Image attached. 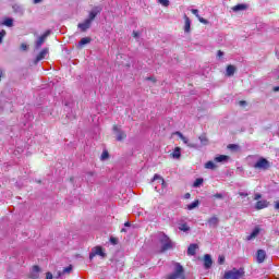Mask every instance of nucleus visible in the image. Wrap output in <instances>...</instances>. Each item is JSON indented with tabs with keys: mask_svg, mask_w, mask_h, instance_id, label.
Returning a JSON list of instances; mask_svg holds the SVG:
<instances>
[{
	"mask_svg": "<svg viewBox=\"0 0 279 279\" xmlns=\"http://www.w3.org/2000/svg\"><path fill=\"white\" fill-rule=\"evenodd\" d=\"M97 14H99V10H93L92 12H89L88 19L77 25L78 29H81V32H86V29H90V25L93 24V21H95Z\"/></svg>",
	"mask_w": 279,
	"mask_h": 279,
	"instance_id": "nucleus-1",
	"label": "nucleus"
},
{
	"mask_svg": "<svg viewBox=\"0 0 279 279\" xmlns=\"http://www.w3.org/2000/svg\"><path fill=\"white\" fill-rule=\"evenodd\" d=\"M186 278V275L184 274V267L180 265V263L174 264L173 271L168 275L167 279H184Z\"/></svg>",
	"mask_w": 279,
	"mask_h": 279,
	"instance_id": "nucleus-2",
	"label": "nucleus"
},
{
	"mask_svg": "<svg viewBox=\"0 0 279 279\" xmlns=\"http://www.w3.org/2000/svg\"><path fill=\"white\" fill-rule=\"evenodd\" d=\"M159 243L161 244V252H167L175 247V243H173V241H171V239L165 233L160 235Z\"/></svg>",
	"mask_w": 279,
	"mask_h": 279,
	"instance_id": "nucleus-3",
	"label": "nucleus"
},
{
	"mask_svg": "<svg viewBox=\"0 0 279 279\" xmlns=\"http://www.w3.org/2000/svg\"><path fill=\"white\" fill-rule=\"evenodd\" d=\"M244 275L245 271L243 270V268H233L232 270H228L225 272L223 279H241Z\"/></svg>",
	"mask_w": 279,
	"mask_h": 279,
	"instance_id": "nucleus-4",
	"label": "nucleus"
},
{
	"mask_svg": "<svg viewBox=\"0 0 279 279\" xmlns=\"http://www.w3.org/2000/svg\"><path fill=\"white\" fill-rule=\"evenodd\" d=\"M271 167V163L269 160L266 158H259L255 163H254V169H259V171H267Z\"/></svg>",
	"mask_w": 279,
	"mask_h": 279,
	"instance_id": "nucleus-5",
	"label": "nucleus"
},
{
	"mask_svg": "<svg viewBox=\"0 0 279 279\" xmlns=\"http://www.w3.org/2000/svg\"><path fill=\"white\" fill-rule=\"evenodd\" d=\"M179 138L184 143V145H187L191 149H199V144L191 143L186 136H184L182 133L177 132L175 133Z\"/></svg>",
	"mask_w": 279,
	"mask_h": 279,
	"instance_id": "nucleus-6",
	"label": "nucleus"
},
{
	"mask_svg": "<svg viewBox=\"0 0 279 279\" xmlns=\"http://www.w3.org/2000/svg\"><path fill=\"white\" fill-rule=\"evenodd\" d=\"M95 256H101V258H106V253H104V250L101 248V246H96L92 248V252L89 254V260H93Z\"/></svg>",
	"mask_w": 279,
	"mask_h": 279,
	"instance_id": "nucleus-7",
	"label": "nucleus"
},
{
	"mask_svg": "<svg viewBox=\"0 0 279 279\" xmlns=\"http://www.w3.org/2000/svg\"><path fill=\"white\" fill-rule=\"evenodd\" d=\"M51 34V31H47L44 35H41L35 43L36 49H40L43 45H45V41L47 40V37Z\"/></svg>",
	"mask_w": 279,
	"mask_h": 279,
	"instance_id": "nucleus-8",
	"label": "nucleus"
},
{
	"mask_svg": "<svg viewBox=\"0 0 279 279\" xmlns=\"http://www.w3.org/2000/svg\"><path fill=\"white\" fill-rule=\"evenodd\" d=\"M113 134H116V138H117V141H123L124 138H126V134H125V132H123L122 130H121V128H119V126H117V125H114L113 126Z\"/></svg>",
	"mask_w": 279,
	"mask_h": 279,
	"instance_id": "nucleus-9",
	"label": "nucleus"
},
{
	"mask_svg": "<svg viewBox=\"0 0 279 279\" xmlns=\"http://www.w3.org/2000/svg\"><path fill=\"white\" fill-rule=\"evenodd\" d=\"M47 56H49V49L45 48L43 49L36 57L35 59V64H38V62H40V60H45V58H47Z\"/></svg>",
	"mask_w": 279,
	"mask_h": 279,
	"instance_id": "nucleus-10",
	"label": "nucleus"
},
{
	"mask_svg": "<svg viewBox=\"0 0 279 279\" xmlns=\"http://www.w3.org/2000/svg\"><path fill=\"white\" fill-rule=\"evenodd\" d=\"M267 257V253L264 250H258L256 254L257 263H265V258Z\"/></svg>",
	"mask_w": 279,
	"mask_h": 279,
	"instance_id": "nucleus-11",
	"label": "nucleus"
},
{
	"mask_svg": "<svg viewBox=\"0 0 279 279\" xmlns=\"http://www.w3.org/2000/svg\"><path fill=\"white\" fill-rule=\"evenodd\" d=\"M269 207V202L263 199V201H258L255 204V210H263V208H268Z\"/></svg>",
	"mask_w": 279,
	"mask_h": 279,
	"instance_id": "nucleus-12",
	"label": "nucleus"
},
{
	"mask_svg": "<svg viewBox=\"0 0 279 279\" xmlns=\"http://www.w3.org/2000/svg\"><path fill=\"white\" fill-rule=\"evenodd\" d=\"M158 181V184H161V189L165 190L167 189V183L165 182V179L160 177V174H155L153 178V182Z\"/></svg>",
	"mask_w": 279,
	"mask_h": 279,
	"instance_id": "nucleus-13",
	"label": "nucleus"
},
{
	"mask_svg": "<svg viewBox=\"0 0 279 279\" xmlns=\"http://www.w3.org/2000/svg\"><path fill=\"white\" fill-rule=\"evenodd\" d=\"M258 234H260V228L256 227L252 231V233L246 236V241H254V239H256V236H258Z\"/></svg>",
	"mask_w": 279,
	"mask_h": 279,
	"instance_id": "nucleus-14",
	"label": "nucleus"
},
{
	"mask_svg": "<svg viewBox=\"0 0 279 279\" xmlns=\"http://www.w3.org/2000/svg\"><path fill=\"white\" fill-rule=\"evenodd\" d=\"M204 267L205 269H210V267H213V257L208 254L204 256Z\"/></svg>",
	"mask_w": 279,
	"mask_h": 279,
	"instance_id": "nucleus-15",
	"label": "nucleus"
},
{
	"mask_svg": "<svg viewBox=\"0 0 279 279\" xmlns=\"http://www.w3.org/2000/svg\"><path fill=\"white\" fill-rule=\"evenodd\" d=\"M198 141L201 142V144H198L199 149L201 147H206V145H208V137L206 136V134H202L201 136H198Z\"/></svg>",
	"mask_w": 279,
	"mask_h": 279,
	"instance_id": "nucleus-16",
	"label": "nucleus"
},
{
	"mask_svg": "<svg viewBox=\"0 0 279 279\" xmlns=\"http://www.w3.org/2000/svg\"><path fill=\"white\" fill-rule=\"evenodd\" d=\"M218 225H219V218H217V216H214L208 219L209 228H217Z\"/></svg>",
	"mask_w": 279,
	"mask_h": 279,
	"instance_id": "nucleus-17",
	"label": "nucleus"
},
{
	"mask_svg": "<svg viewBox=\"0 0 279 279\" xmlns=\"http://www.w3.org/2000/svg\"><path fill=\"white\" fill-rule=\"evenodd\" d=\"M230 160V157L227 155H220L214 158V162H228Z\"/></svg>",
	"mask_w": 279,
	"mask_h": 279,
	"instance_id": "nucleus-18",
	"label": "nucleus"
},
{
	"mask_svg": "<svg viewBox=\"0 0 279 279\" xmlns=\"http://www.w3.org/2000/svg\"><path fill=\"white\" fill-rule=\"evenodd\" d=\"M196 252H197V244H190V246L187 247V255L195 256Z\"/></svg>",
	"mask_w": 279,
	"mask_h": 279,
	"instance_id": "nucleus-19",
	"label": "nucleus"
},
{
	"mask_svg": "<svg viewBox=\"0 0 279 279\" xmlns=\"http://www.w3.org/2000/svg\"><path fill=\"white\" fill-rule=\"evenodd\" d=\"M184 33L189 34V32H191V19H189V16L184 15Z\"/></svg>",
	"mask_w": 279,
	"mask_h": 279,
	"instance_id": "nucleus-20",
	"label": "nucleus"
},
{
	"mask_svg": "<svg viewBox=\"0 0 279 279\" xmlns=\"http://www.w3.org/2000/svg\"><path fill=\"white\" fill-rule=\"evenodd\" d=\"M90 44V37H84L78 41V49H82V47H84L85 45Z\"/></svg>",
	"mask_w": 279,
	"mask_h": 279,
	"instance_id": "nucleus-21",
	"label": "nucleus"
},
{
	"mask_svg": "<svg viewBox=\"0 0 279 279\" xmlns=\"http://www.w3.org/2000/svg\"><path fill=\"white\" fill-rule=\"evenodd\" d=\"M40 272V268L38 266H34L33 267V271L31 274V278L32 279H38L39 278V274Z\"/></svg>",
	"mask_w": 279,
	"mask_h": 279,
	"instance_id": "nucleus-22",
	"label": "nucleus"
},
{
	"mask_svg": "<svg viewBox=\"0 0 279 279\" xmlns=\"http://www.w3.org/2000/svg\"><path fill=\"white\" fill-rule=\"evenodd\" d=\"M2 25H5V27H13L14 25V20L8 17L2 22Z\"/></svg>",
	"mask_w": 279,
	"mask_h": 279,
	"instance_id": "nucleus-23",
	"label": "nucleus"
},
{
	"mask_svg": "<svg viewBox=\"0 0 279 279\" xmlns=\"http://www.w3.org/2000/svg\"><path fill=\"white\" fill-rule=\"evenodd\" d=\"M234 71H236V68L234 65H228L227 66V75L231 77V75H234Z\"/></svg>",
	"mask_w": 279,
	"mask_h": 279,
	"instance_id": "nucleus-24",
	"label": "nucleus"
},
{
	"mask_svg": "<svg viewBox=\"0 0 279 279\" xmlns=\"http://www.w3.org/2000/svg\"><path fill=\"white\" fill-rule=\"evenodd\" d=\"M73 271V266L65 267L61 272H59V278L64 276V274H71Z\"/></svg>",
	"mask_w": 279,
	"mask_h": 279,
	"instance_id": "nucleus-25",
	"label": "nucleus"
},
{
	"mask_svg": "<svg viewBox=\"0 0 279 279\" xmlns=\"http://www.w3.org/2000/svg\"><path fill=\"white\" fill-rule=\"evenodd\" d=\"M96 180L95 173L94 172H87V182H89V184H93Z\"/></svg>",
	"mask_w": 279,
	"mask_h": 279,
	"instance_id": "nucleus-26",
	"label": "nucleus"
},
{
	"mask_svg": "<svg viewBox=\"0 0 279 279\" xmlns=\"http://www.w3.org/2000/svg\"><path fill=\"white\" fill-rule=\"evenodd\" d=\"M205 169H211V171H214V169H217V166L215 165V161H207L205 163Z\"/></svg>",
	"mask_w": 279,
	"mask_h": 279,
	"instance_id": "nucleus-27",
	"label": "nucleus"
},
{
	"mask_svg": "<svg viewBox=\"0 0 279 279\" xmlns=\"http://www.w3.org/2000/svg\"><path fill=\"white\" fill-rule=\"evenodd\" d=\"M199 206V201H194L192 204L187 205V210H195Z\"/></svg>",
	"mask_w": 279,
	"mask_h": 279,
	"instance_id": "nucleus-28",
	"label": "nucleus"
},
{
	"mask_svg": "<svg viewBox=\"0 0 279 279\" xmlns=\"http://www.w3.org/2000/svg\"><path fill=\"white\" fill-rule=\"evenodd\" d=\"M245 4H236L235 7L232 8L233 12H241L245 10Z\"/></svg>",
	"mask_w": 279,
	"mask_h": 279,
	"instance_id": "nucleus-29",
	"label": "nucleus"
},
{
	"mask_svg": "<svg viewBox=\"0 0 279 279\" xmlns=\"http://www.w3.org/2000/svg\"><path fill=\"white\" fill-rule=\"evenodd\" d=\"M179 230H181V232H189L191 230V227H189V225L186 223H182L179 226Z\"/></svg>",
	"mask_w": 279,
	"mask_h": 279,
	"instance_id": "nucleus-30",
	"label": "nucleus"
},
{
	"mask_svg": "<svg viewBox=\"0 0 279 279\" xmlns=\"http://www.w3.org/2000/svg\"><path fill=\"white\" fill-rule=\"evenodd\" d=\"M172 158H180V156H182V154L180 153V147H177L173 153L171 154Z\"/></svg>",
	"mask_w": 279,
	"mask_h": 279,
	"instance_id": "nucleus-31",
	"label": "nucleus"
},
{
	"mask_svg": "<svg viewBox=\"0 0 279 279\" xmlns=\"http://www.w3.org/2000/svg\"><path fill=\"white\" fill-rule=\"evenodd\" d=\"M204 184V179H196L194 182V187L197 189L198 186H202Z\"/></svg>",
	"mask_w": 279,
	"mask_h": 279,
	"instance_id": "nucleus-32",
	"label": "nucleus"
},
{
	"mask_svg": "<svg viewBox=\"0 0 279 279\" xmlns=\"http://www.w3.org/2000/svg\"><path fill=\"white\" fill-rule=\"evenodd\" d=\"M157 2H159L160 5H163V8H169V0H157Z\"/></svg>",
	"mask_w": 279,
	"mask_h": 279,
	"instance_id": "nucleus-33",
	"label": "nucleus"
},
{
	"mask_svg": "<svg viewBox=\"0 0 279 279\" xmlns=\"http://www.w3.org/2000/svg\"><path fill=\"white\" fill-rule=\"evenodd\" d=\"M108 156H109L108 150H105V151H102V154L100 156V159L101 160H108Z\"/></svg>",
	"mask_w": 279,
	"mask_h": 279,
	"instance_id": "nucleus-34",
	"label": "nucleus"
},
{
	"mask_svg": "<svg viewBox=\"0 0 279 279\" xmlns=\"http://www.w3.org/2000/svg\"><path fill=\"white\" fill-rule=\"evenodd\" d=\"M5 29H2L1 32H0V45H1V43H3V38H5Z\"/></svg>",
	"mask_w": 279,
	"mask_h": 279,
	"instance_id": "nucleus-35",
	"label": "nucleus"
},
{
	"mask_svg": "<svg viewBox=\"0 0 279 279\" xmlns=\"http://www.w3.org/2000/svg\"><path fill=\"white\" fill-rule=\"evenodd\" d=\"M191 12L195 15L196 19H199V11L197 9H192Z\"/></svg>",
	"mask_w": 279,
	"mask_h": 279,
	"instance_id": "nucleus-36",
	"label": "nucleus"
},
{
	"mask_svg": "<svg viewBox=\"0 0 279 279\" xmlns=\"http://www.w3.org/2000/svg\"><path fill=\"white\" fill-rule=\"evenodd\" d=\"M199 23H204V25H208V20L204 19V17H198Z\"/></svg>",
	"mask_w": 279,
	"mask_h": 279,
	"instance_id": "nucleus-37",
	"label": "nucleus"
},
{
	"mask_svg": "<svg viewBox=\"0 0 279 279\" xmlns=\"http://www.w3.org/2000/svg\"><path fill=\"white\" fill-rule=\"evenodd\" d=\"M218 263H219V265H223V263H226V257L219 256Z\"/></svg>",
	"mask_w": 279,
	"mask_h": 279,
	"instance_id": "nucleus-38",
	"label": "nucleus"
},
{
	"mask_svg": "<svg viewBox=\"0 0 279 279\" xmlns=\"http://www.w3.org/2000/svg\"><path fill=\"white\" fill-rule=\"evenodd\" d=\"M262 197H263V195H262L260 193H256V194L254 195L255 202H258V199H260Z\"/></svg>",
	"mask_w": 279,
	"mask_h": 279,
	"instance_id": "nucleus-39",
	"label": "nucleus"
},
{
	"mask_svg": "<svg viewBox=\"0 0 279 279\" xmlns=\"http://www.w3.org/2000/svg\"><path fill=\"white\" fill-rule=\"evenodd\" d=\"M214 197H216V199H223V194L217 193L214 195Z\"/></svg>",
	"mask_w": 279,
	"mask_h": 279,
	"instance_id": "nucleus-40",
	"label": "nucleus"
},
{
	"mask_svg": "<svg viewBox=\"0 0 279 279\" xmlns=\"http://www.w3.org/2000/svg\"><path fill=\"white\" fill-rule=\"evenodd\" d=\"M27 48H28L27 44H21L22 51H27Z\"/></svg>",
	"mask_w": 279,
	"mask_h": 279,
	"instance_id": "nucleus-41",
	"label": "nucleus"
},
{
	"mask_svg": "<svg viewBox=\"0 0 279 279\" xmlns=\"http://www.w3.org/2000/svg\"><path fill=\"white\" fill-rule=\"evenodd\" d=\"M228 147L229 149H239V146L235 144H230Z\"/></svg>",
	"mask_w": 279,
	"mask_h": 279,
	"instance_id": "nucleus-42",
	"label": "nucleus"
},
{
	"mask_svg": "<svg viewBox=\"0 0 279 279\" xmlns=\"http://www.w3.org/2000/svg\"><path fill=\"white\" fill-rule=\"evenodd\" d=\"M141 34L136 31L133 32V38H140Z\"/></svg>",
	"mask_w": 279,
	"mask_h": 279,
	"instance_id": "nucleus-43",
	"label": "nucleus"
},
{
	"mask_svg": "<svg viewBox=\"0 0 279 279\" xmlns=\"http://www.w3.org/2000/svg\"><path fill=\"white\" fill-rule=\"evenodd\" d=\"M46 279H53V274L47 272L46 274Z\"/></svg>",
	"mask_w": 279,
	"mask_h": 279,
	"instance_id": "nucleus-44",
	"label": "nucleus"
},
{
	"mask_svg": "<svg viewBox=\"0 0 279 279\" xmlns=\"http://www.w3.org/2000/svg\"><path fill=\"white\" fill-rule=\"evenodd\" d=\"M239 195H240V197H247V195H250V194H247L245 192H239Z\"/></svg>",
	"mask_w": 279,
	"mask_h": 279,
	"instance_id": "nucleus-45",
	"label": "nucleus"
},
{
	"mask_svg": "<svg viewBox=\"0 0 279 279\" xmlns=\"http://www.w3.org/2000/svg\"><path fill=\"white\" fill-rule=\"evenodd\" d=\"M217 57L218 58H223V51L219 50L218 53H217Z\"/></svg>",
	"mask_w": 279,
	"mask_h": 279,
	"instance_id": "nucleus-46",
	"label": "nucleus"
},
{
	"mask_svg": "<svg viewBox=\"0 0 279 279\" xmlns=\"http://www.w3.org/2000/svg\"><path fill=\"white\" fill-rule=\"evenodd\" d=\"M239 105H240V106H247V102H246L245 100H241V101L239 102Z\"/></svg>",
	"mask_w": 279,
	"mask_h": 279,
	"instance_id": "nucleus-47",
	"label": "nucleus"
},
{
	"mask_svg": "<svg viewBox=\"0 0 279 279\" xmlns=\"http://www.w3.org/2000/svg\"><path fill=\"white\" fill-rule=\"evenodd\" d=\"M184 198H185V199H191V193H186V194L184 195Z\"/></svg>",
	"mask_w": 279,
	"mask_h": 279,
	"instance_id": "nucleus-48",
	"label": "nucleus"
},
{
	"mask_svg": "<svg viewBox=\"0 0 279 279\" xmlns=\"http://www.w3.org/2000/svg\"><path fill=\"white\" fill-rule=\"evenodd\" d=\"M33 3L35 4L43 3V0H33Z\"/></svg>",
	"mask_w": 279,
	"mask_h": 279,
	"instance_id": "nucleus-49",
	"label": "nucleus"
},
{
	"mask_svg": "<svg viewBox=\"0 0 279 279\" xmlns=\"http://www.w3.org/2000/svg\"><path fill=\"white\" fill-rule=\"evenodd\" d=\"M275 208H276V210H279V202L275 203Z\"/></svg>",
	"mask_w": 279,
	"mask_h": 279,
	"instance_id": "nucleus-50",
	"label": "nucleus"
},
{
	"mask_svg": "<svg viewBox=\"0 0 279 279\" xmlns=\"http://www.w3.org/2000/svg\"><path fill=\"white\" fill-rule=\"evenodd\" d=\"M130 226H131V223L129 221L124 223L125 228H130Z\"/></svg>",
	"mask_w": 279,
	"mask_h": 279,
	"instance_id": "nucleus-51",
	"label": "nucleus"
},
{
	"mask_svg": "<svg viewBox=\"0 0 279 279\" xmlns=\"http://www.w3.org/2000/svg\"><path fill=\"white\" fill-rule=\"evenodd\" d=\"M278 90H279V86L274 87L275 93H278Z\"/></svg>",
	"mask_w": 279,
	"mask_h": 279,
	"instance_id": "nucleus-52",
	"label": "nucleus"
},
{
	"mask_svg": "<svg viewBox=\"0 0 279 279\" xmlns=\"http://www.w3.org/2000/svg\"><path fill=\"white\" fill-rule=\"evenodd\" d=\"M147 80H149L150 82H156V78L154 77H148Z\"/></svg>",
	"mask_w": 279,
	"mask_h": 279,
	"instance_id": "nucleus-53",
	"label": "nucleus"
},
{
	"mask_svg": "<svg viewBox=\"0 0 279 279\" xmlns=\"http://www.w3.org/2000/svg\"><path fill=\"white\" fill-rule=\"evenodd\" d=\"M155 191H157V193H160V191H158V186H155Z\"/></svg>",
	"mask_w": 279,
	"mask_h": 279,
	"instance_id": "nucleus-54",
	"label": "nucleus"
},
{
	"mask_svg": "<svg viewBox=\"0 0 279 279\" xmlns=\"http://www.w3.org/2000/svg\"><path fill=\"white\" fill-rule=\"evenodd\" d=\"M160 193V195H163L165 194V190H162L161 192H159Z\"/></svg>",
	"mask_w": 279,
	"mask_h": 279,
	"instance_id": "nucleus-55",
	"label": "nucleus"
},
{
	"mask_svg": "<svg viewBox=\"0 0 279 279\" xmlns=\"http://www.w3.org/2000/svg\"><path fill=\"white\" fill-rule=\"evenodd\" d=\"M121 232H128V230H125V229H121Z\"/></svg>",
	"mask_w": 279,
	"mask_h": 279,
	"instance_id": "nucleus-56",
	"label": "nucleus"
}]
</instances>
